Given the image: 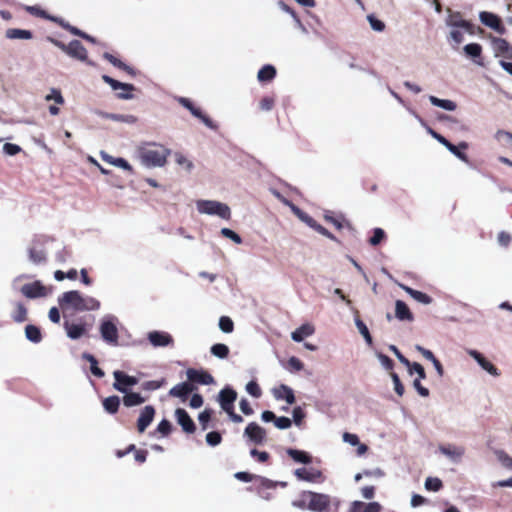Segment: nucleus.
<instances>
[{
    "mask_svg": "<svg viewBox=\"0 0 512 512\" xmlns=\"http://www.w3.org/2000/svg\"><path fill=\"white\" fill-rule=\"evenodd\" d=\"M58 303L63 313L68 311H90L97 310L100 307V302L89 296H83L77 290L64 292L59 298Z\"/></svg>",
    "mask_w": 512,
    "mask_h": 512,
    "instance_id": "f257e3e1",
    "label": "nucleus"
},
{
    "mask_svg": "<svg viewBox=\"0 0 512 512\" xmlns=\"http://www.w3.org/2000/svg\"><path fill=\"white\" fill-rule=\"evenodd\" d=\"M141 161L147 166H163L169 150L162 145L150 144L139 151Z\"/></svg>",
    "mask_w": 512,
    "mask_h": 512,
    "instance_id": "f03ea898",
    "label": "nucleus"
},
{
    "mask_svg": "<svg viewBox=\"0 0 512 512\" xmlns=\"http://www.w3.org/2000/svg\"><path fill=\"white\" fill-rule=\"evenodd\" d=\"M310 498L309 510L313 512H331V506L334 505V511H337L340 505L338 499H332L328 494L308 491L305 494Z\"/></svg>",
    "mask_w": 512,
    "mask_h": 512,
    "instance_id": "7ed1b4c3",
    "label": "nucleus"
},
{
    "mask_svg": "<svg viewBox=\"0 0 512 512\" xmlns=\"http://www.w3.org/2000/svg\"><path fill=\"white\" fill-rule=\"evenodd\" d=\"M198 211L210 215H218L223 219H229L231 212L230 208L223 203L211 200H201L197 203Z\"/></svg>",
    "mask_w": 512,
    "mask_h": 512,
    "instance_id": "20e7f679",
    "label": "nucleus"
},
{
    "mask_svg": "<svg viewBox=\"0 0 512 512\" xmlns=\"http://www.w3.org/2000/svg\"><path fill=\"white\" fill-rule=\"evenodd\" d=\"M479 19L483 25H485L488 28H491L498 34H506L507 29L503 24L502 19L498 15L488 11H481L479 13Z\"/></svg>",
    "mask_w": 512,
    "mask_h": 512,
    "instance_id": "39448f33",
    "label": "nucleus"
},
{
    "mask_svg": "<svg viewBox=\"0 0 512 512\" xmlns=\"http://www.w3.org/2000/svg\"><path fill=\"white\" fill-rule=\"evenodd\" d=\"M295 477L300 481L309 483H323L326 479L323 472L317 468H297L294 471Z\"/></svg>",
    "mask_w": 512,
    "mask_h": 512,
    "instance_id": "423d86ee",
    "label": "nucleus"
},
{
    "mask_svg": "<svg viewBox=\"0 0 512 512\" xmlns=\"http://www.w3.org/2000/svg\"><path fill=\"white\" fill-rule=\"evenodd\" d=\"M115 382L113 388L121 393L129 392V387L138 383V379L134 376L127 375L125 372L116 370L113 372Z\"/></svg>",
    "mask_w": 512,
    "mask_h": 512,
    "instance_id": "0eeeda50",
    "label": "nucleus"
},
{
    "mask_svg": "<svg viewBox=\"0 0 512 512\" xmlns=\"http://www.w3.org/2000/svg\"><path fill=\"white\" fill-rule=\"evenodd\" d=\"M100 334L103 340L113 346L118 345V328L111 320H104L100 325Z\"/></svg>",
    "mask_w": 512,
    "mask_h": 512,
    "instance_id": "6e6552de",
    "label": "nucleus"
},
{
    "mask_svg": "<svg viewBox=\"0 0 512 512\" xmlns=\"http://www.w3.org/2000/svg\"><path fill=\"white\" fill-rule=\"evenodd\" d=\"M179 103L183 107L188 109L193 116H195L196 118L200 119L207 127L211 128V129H216L217 128V126L214 124L212 119L210 117H208L207 115H205L201 111L200 108L196 107L190 99L185 98V97H181L179 99Z\"/></svg>",
    "mask_w": 512,
    "mask_h": 512,
    "instance_id": "1a4fd4ad",
    "label": "nucleus"
},
{
    "mask_svg": "<svg viewBox=\"0 0 512 512\" xmlns=\"http://www.w3.org/2000/svg\"><path fill=\"white\" fill-rule=\"evenodd\" d=\"M23 296L29 299H35L47 296V289L40 281L24 284L21 289Z\"/></svg>",
    "mask_w": 512,
    "mask_h": 512,
    "instance_id": "9d476101",
    "label": "nucleus"
},
{
    "mask_svg": "<svg viewBox=\"0 0 512 512\" xmlns=\"http://www.w3.org/2000/svg\"><path fill=\"white\" fill-rule=\"evenodd\" d=\"M102 79L105 83L109 84L111 88L114 91H117L119 89L126 91V93H117V97L120 99H131L133 95L131 94V91L135 89L134 85L128 84V83H122L118 80L113 79L112 77L108 75H103Z\"/></svg>",
    "mask_w": 512,
    "mask_h": 512,
    "instance_id": "9b49d317",
    "label": "nucleus"
},
{
    "mask_svg": "<svg viewBox=\"0 0 512 512\" xmlns=\"http://www.w3.org/2000/svg\"><path fill=\"white\" fill-rule=\"evenodd\" d=\"M244 436L255 444H262L266 440V430L256 422H251L246 426Z\"/></svg>",
    "mask_w": 512,
    "mask_h": 512,
    "instance_id": "f8f14e48",
    "label": "nucleus"
},
{
    "mask_svg": "<svg viewBox=\"0 0 512 512\" xmlns=\"http://www.w3.org/2000/svg\"><path fill=\"white\" fill-rule=\"evenodd\" d=\"M490 39L495 51V56L512 59V46L506 39L494 36H491Z\"/></svg>",
    "mask_w": 512,
    "mask_h": 512,
    "instance_id": "ddd939ff",
    "label": "nucleus"
},
{
    "mask_svg": "<svg viewBox=\"0 0 512 512\" xmlns=\"http://www.w3.org/2000/svg\"><path fill=\"white\" fill-rule=\"evenodd\" d=\"M175 417L184 432L192 434L196 431V425L185 409L177 408L175 410Z\"/></svg>",
    "mask_w": 512,
    "mask_h": 512,
    "instance_id": "4468645a",
    "label": "nucleus"
},
{
    "mask_svg": "<svg viewBox=\"0 0 512 512\" xmlns=\"http://www.w3.org/2000/svg\"><path fill=\"white\" fill-rule=\"evenodd\" d=\"M187 378L190 383H198L203 385H210L214 383L213 376L208 373L207 371L203 370H196L193 368H190L187 370Z\"/></svg>",
    "mask_w": 512,
    "mask_h": 512,
    "instance_id": "2eb2a0df",
    "label": "nucleus"
},
{
    "mask_svg": "<svg viewBox=\"0 0 512 512\" xmlns=\"http://www.w3.org/2000/svg\"><path fill=\"white\" fill-rule=\"evenodd\" d=\"M155 416V408L151 405L145 406L140 413L137 420V430L139 433H143L147 427L152 423Z\"/></svg>",
    "mask_w": 512,
    "mask_h": 512,
    "instance_id": "dca6fc26",
    "label": "nucleus"
},
{
    "mask_svg": "<svg viewBox=\"0 0 512 512\" xmlns=\"http://www.w3.org/2000/svg\"><path fill=\"white\" fill-rule=\"evenodd\" d=\"M237 398V393L231 388H224L219 393V403L225 412H229L234 407V402Z\"/></svg>",
    "mask_w": 512,
    "mask_h": 512,
    "instance_id": "f3484780",
    "label": "nucleus"
},
{
    "mask_svg": "<svg viewBox=\"0 0 512 512\" xmlns=\"http://www.w3.org/2000/svg\"><path fill=\"white\" fill-rule=\"evenodd\" d=\"M195 390V386L190 382H183L175 385L169 391L172 397L180 398L183 402L188 399L189 394Z\"/></svg>",
    "mask_w": 512,
    "mask_h": 512,
    "instance_id": "a211bd4d",
    "label": "nucleus"
},
{
    "mask_svg": "<svg viewBox=\"0 0 512 512\" xmlns=\"http://www.w3.org/2000/svg\"><path fill=\"white\" fill-rule=\"evenodd\" d=\"M67 54L81 61L87 59V50L79 40H72L67 45Z\"/></svg>",
    "mask_w": 512,
    "mask_h": 512,
    "instance_id": "6ab92c4d",
    "label": "nucleus"
},
{
    "mask_svg": "<svg viewBox=\"0 0 512 512\" xmlns=\"http://www.w3.org/2000/svg\"><path fill=\"white\" fill-rule=\"evenodd\" d=\"M382 506L378 502L365 503L362 501H353L349 512H381Z\"/></svg>",
    "mask_w": 512,
    "mask_h": 512,
    "instance_id": "aec40b11",
    "label": "nucleus"
},
{
    "mask_svg": "<svg viewBox=\"0 0 512 512\" xmlns=\"http://www.w3.org/2000/svg\"><path fill=\"white\" fill-rule=\"evenodd\" d=\"M273 395L278 400H285L288 405H292L296 401L294 391L285 384H281L278 388H275Z\"/></svg>",
    "mask_w": 512,
    "mask_h": 512,
    "instance_id": "412c9836",
    "label": "nucleus"
},
{
    "mask_svg": "<svg viewBox=\"0 0 512 512\" xmlns=\"http://www.w3.org/2000/svg\"><path fill=\"white\" fill-rule=\"evenodd\" d=\"M150 343L155 347L167 346L173 343L171 335L165 332L153 331L148 335Z\"/></svg>",
    "mask_w": 512,
    "mask_h": 512,
    "instance_id": "4be33fe9",
    "label": "nucleus"
},
{
    "mask_svg": "<svg viewBox=\"0 0 512 512\" xmlns=\"http://www.w3.org/2000/svg\"><path fill=\"white\" fill-rule=\"evenodd\" d=\"M395 317L400 321L412 322L414 320L413 313L402 300H396L395 302Z\"/></svg>",
    "mask_w": 512,
    "mask_h": 512,
    "instance_id": "5701e85b",
    "label": "nucleus"
},
{
    "mask_svg": "<svg viewBox=\"0 0 512 512\" xmlns=\"http://www.w3.org/2000/svg\"><path fill=\"white\" fill-rule=\"evenodd\" d=\"M470 355L478 362L482 369L487 371L489 374L493 376L499 375L498 369L490 361H488L481 353H479L476 350H472L470 351Z\"/></svg>",
    "mask_w": 512,
    "mask_h": 512,
    "instance_id": "b1692460",
    "label": "nucleus"
},
{
    "mask_svg": "<svg viewBox=\"0 0 512 512\" xmlns=\"http://www.w3.org/2000/svg\"><path fill=\"white\" fill-rule=\"evenodd\" d=\"M64 327L67 332V336L73 340L79 339L85 335L87 331L85 324H75L68 321L64 323Z\"/></svg>",
    "mask_w": 512,
    "mask_h": 512,
    "instance_id": "393cba45",
    "label": "nucleus"
},
{
    "mask_svg": "<svg viewBox=\"0 0 512 512\" xmlns=\"http://www.w3.org/2000/svg\"><path fill=\"white\" fill-rule=\"evenodd\" d=\"M104 59H106L109 63H111L114 67L126 72L131 76H135V70L129 65L125 64L123 61L112 55L111 53L105 52L103 54Z\"/></svg>",
    "mask_w": 512,
    "mask_h": 512,
    "instance_id": "a878e982",
    "label": "nucleus"
},
{
    "mask_svg": "<svg viewBox=\"0 0 512 512\" xmlns=\"http://www.w3.org/2000/svg\"><path fill=\"white\" fill-rule=\"evenodd\" d=\"M401 287L407 294H409L414 300H416L419 303L428 305V304H431L433 301L432 297L424 292L415 290V289L405 286V285H402Z\"/></svg>",
    "mask_w": 512,
    "mask_h": 512,
    "instance_id": "bb28decb",
    "label": "nucleus"
},
{
    "mask_svg": "<svg viewBox=\"0 0 512 512\" xmlns=\"http://www.w3.org/2000/svg\"><path fill=\"white\" fill-rule=\"evenodd\" d=\"M286 453L295 462L302 464H310L312 462V456L305 451L289 448Z\"/></svg>",
    "mask_w": 512,
    "mask_h": 512,
    "instance_id": "cd10ccee",
    "label": "nucleus"
},
{
    "mask_svg": "<svg viewBox=\"0 0 512 512\" xmlns=\"http://www.w3.org/2000/svg\"><path fill=\"white\" fill-rule=\"evenodd\" d=\"M314 333V327L310 324H303L295 331L292 332V339L295 342H301L305 337H308Z\"/></svg>",
    "mask_w": 512,
    "mask_h": 512,
    "instance_id": "c85d7f7f",
    "label": "nucleus"
},
{
    "mask_svg": "<svg viewBox=\"0 0 512 512\" xmlns=\"http://www.w3.org/2000/svg\"><path fill=\"white\" fill-rule=\"evenodd\" d=\"M5 36H6V38L12 39V40H14V39L29 40V39H32L33 34L29 30L18 29V28H9L6 30Z\"/></svg>",
    "mask_w": 512,
    "mask_h": 512,
    "instance_id": "c756f323",
    "label": "nucleus"
},
{
    "mask_svg": "<svg viewBox=\"0 0 512 512\" xmlns=\"http://www.w3.org/2000/svg\"><path fill=\"white\" fill-rule=\"evenodd\" d=\"M447 149L452 153L454 154L457 158H459L460 160L464 161V162H468V156L465 152L461 151V150H466L468 149V143L467 142H460L457 146L450 143L448 146H447Z\"/></svg>",
    "mask_w": 512,
    "mask_h": 512,
    "instance_id": "7c9ffc66",
    "label": "nucleus"
},
{
    "mask_svg": "<svg viewBox=\"0 0 512 512\" xmlns=\"http://www.w3.org/2000/svg\"><path fill=\"white\" fill-rule=\"evenodd\" d=\"M26 11L31 15L51 20L59 25V21H64L62 18L50 16L45 10L41 9L39 6H26Z\"/></svg>",
    "mask_w": 512,
    "mask_h": 512,
    "instance_id": "2f4dec72",
    "label": "nucleus"
},
{
    "mask_svg": "<svg viewBox=\"0 0 512 512\" xmlns=\"http://www.w3.org/2000/svg\"><path fill=\"white\" fill-rule=\"evenodd\" d=\"M124 394L125 395L123 397V404L126 407L137 406L146 401V399L144 397H142L139 393H136V392L129 391Z\"/></svg>",
    "mask_w": 512,
    "mask_h": 512,
    "instance_id": "473e14b6",
    "label": "nucleus"
},
{
    "mask_svg": "<svg viewBox=\"0 0 512 512\" xmlns=\"http://www.w3.org/2000/svg\"><path fill=\"white\" fill-rule=\"evenodd\" d=\"M276 76V69L272 65H264L257 74V78L260 82L272 81Z\"/></svg>",
    "mask_w": 512,
    "mask_h": 512,
    "instance_id": "72a5a7b5",
    "label": "nucleus"
},
{
    "mask_svg": "<svg viewBox=\"0 0 512 512\" xmlns=\"http://www.w3.org/2000/svg\"><path fill=\"white\" fill-rule=\"evenodd\" d=\"M59 26H61L63 29L67 30L68 32H70L71 34H73L75 36H79L89 42L95 43V39L92 36L86 34L85 32L81 31L77 27L70 25L66 21H59Z\"/></svg>",
    "mask_w": 512,
    "mask_h": 512,
    "instance_id": "f704fd0d",
    "label": "nucleus"
},
{
    "mask_svg": "<svg viewBox=\"0 0 512 512\" xmlns=\"http://www.w3.org/2000/svg\"><path fill=\"white\" fill-rule=\"evenodd\" d=\"M120 406V398L116 395L109 396L103 400V407L109 414L118 412Z\"/></svg>",
    "mask_w": 512,
    "mask_h": 512,
    "instance_id": "c9c22d12",
    "label": "nucleus"
},
{
    "mask_svg": "<svg viewBox=\"0 0 512 512\" xmlns=\"http://www.w3.org/2000/svg\"><path fill=\"white\" fill-rule=\"evenodd\" d=\"M25 336L29 341L33 343H39L42 340V333L40 328L32 324H29L25 327Z\"/></svg>",
    "mask_w": 512,
    "mask_h": 512,
    "instance_id": "e433bc0d",
    "label": "nucleus"
},
{
    "mask_svg": "<svg viewBox=\"0 0 512 512\" xmlns=\"http://www.w3.org/2000/svg\"><path fill=\"white\" fill-rule=\"evenodd\" d=\"M12 319L16 323H22L27 320V308L21 302L15 303V309L11 315Z\"/></svg>",
    "mask_w": 512,
    "mask_h": 512,
    "instance_id": "4c0bfd02",
    "label": "nucleus"
},
{
    "mask_svg": "<svg viewBox=\"0 0 512 512\" xmlns=\"http://www.w3.org/2000/svg\"><path fill=\"white\" fill-rule=\"evenodd\" d=\"M429 101L431 102L432 105L441 107L448 111H453L457 107L456 103L451 100L440 99V98H437L436 96H432V95L429 96Z\"/></svg>",
    "mask_w": 512,
    "mask_h": 512,
    "instance_id": "58836bf2",
    "label": "nucleus"
},
{
    "mask_svg": "<svg viewBox=\"0 0 512 512\" xmlns=\"http://www.w3.org/2000/svg\"><path fill=\"white\" fill-rule=\"evenodd\" d=\"M259 478H260L261 488L259 489L258 493L262 498L269 500L271 498V494L265 493L264 489H275L277 486V482H274L265 477H259Z\"/></svg>",
    "mask_w": 512,
    "mask_h": 512,
    "instance_id": "ea45409f",
    "label": "nucleus"
},
{
    "mask_svg": "<svg viewBox=\"0 0 512 512\" xmlns=\"http://www.w3.org/2000/svg\"><path fill=\"white\" fill-rule=\"evenodd\" d=\"M83 358L90 362V370L94 376L98 378H102L104 376V371L98 367V361L93 355L84 354Z\"/></svg>",
    "mask_w": 512,
    "mask_h": 512,
    "instance_id": "a19ab883",
    "label": "nucleus"
},
{
    "mask_svg": "<svg viewBox=\"0 0 512 512\" xmlns=\"http://www.w3.org/2000/svg\"><path fill=\"white\" fill-rule=\"evenodd\" d=\"M440 450L443 454L451 457V458H460L464 454V449L456 446H442Z\"/></svg>",
    "mask_w": 512,
    "mask_h": 512,
    "instance_id": "79ce46f5",
    "label": "nucleus"
},
{
    "mask_svg": "<svg viewBox=\"0 0 512 512\" xmlns=\"http://www.w3.org/2000/svg\"><path fill=\"white\" fill-rule=\"evenodd\" d=\"M211 353L218 358L224 359L229 355V347L225 344L217 343L211 347Z\"/></svg>",
    "mask_w": 512,
    "mask_h": 512,
    "instance_id": "37998d69",
    "label": "nucleus"
},
{
    "mask_svg": "<svg viewBox=\"0 0 512 512\" xmlns=\"http://www.w3.org/2000/svg\"><path fill=\"white\" fill-rule=\"evenodd\" d=\"M29 259L35 264H42L46 262L47 257L43 250L31 248L29 250Z\"/></svg>",
    "mask_w": 512,
    "mask_h": 512,
    "instance_id": "c03bdc74",
    "label": "nucleus"
},
{
    "mask_svg": "<svg viewBox=\"0 0 512 512\" xmlns=\"http://www.w3.org/2000/svg\"><path fill=\"white\" fill-rule=\"evenodd\" d=\"M464 51L472 58H480L482 54V46L478 43H470L464 46Z\"/></svg>",
    "mask_w": 512,
    "mask_h": 512,
    "instance_id": "a18cd8bd",
    "label": "nucleus"
},
{
    "mask_svg": "<svg viewBox=\"0 0 512 512\" xmlns=\"http://www.w3.org/2000/svg\"><path fill=\"white\" fill-rule=\"evenodd\" d=\"M443 487L442 481L437 477H428L425 480V488L429 491L437 492Z\"/></svg>",
    "mask_w": 512,
    "mask_h": 512,
    "instance_id": "49530a36",
    "label": "nucleus"
},
{
    "mask_svg": "<svg viewBox=\"0 0 512 512\" xmlns=\"http://www.w3.org/2000/svg\"><path fill=\"white\" fill-rule=\"evenodd\" d=\"M355 323H356V326L359 330V332L361 333V335L364 337L365 341L367 342L368 345H372V337L370 335V332L366 326V324L360 320L359 318H357L355 320Z\"/></svg>",
    "mask_w": 512,
    "mask_h": 512,
    "instance_id": "de8ad7c7",
    "label": "nucleus"
},
{
    "mask_svg": "<svg viewBox=\"0 0 512 512\" xmlns=\"http://www.w3.org/2000/svg\"><path fill=\"white\" fill-rule=\"evenodd\" d=\"M219 328L224 333H231L234 330V323L232 319L228 316H221L219 319Z\"/></svg>",
    "mask_w": 512,
    "mask_h": 512,
    "instance_id": "09e8293b",
    "label": "nucleus"
},
{
    "mask_svg": "<svg viewBox=\"0 0 512 512\" xmlns=\"http://www.w3.org/2000/svg\"><path fill=\"white\" fill-rule=\"evenodd\" d=\"M307 491H302L299 495V499H296L292 502V505L296 508H299V509H302V510H305V509H308L309 510V501H310V498L309 497H306L305 494H306Z\"/></svg>",
    "mask_w": 512,
    "mask_h": 512,
    "instance_id": "8fccbe9b",
    "label": "nucleus"
},
{
    "mask_svg": "<svg viewBox=\"0 0 512 512\" xmlns=\"http://www.w3.org/2000/svg\"><path fill=\"white\" fill-rule=\"evenodd\" d=\"M390 377L393 381L394 390H395L396 394L400 397L403 396L405 389H404V385L402 384L398 374L395 372H391Z\"/></svg>",
    "mask_w": 512,
    "mask_h": 512,
    "instance_id": "3c124183",
    "label": "nucleus"
},
{
    "mask_svg": "<svg viewBox=\"0 0 512 512\" xmlns=\"http://www.w3.org/2000/svg\"><path fill=\"white\" fill-rule=\"evenodd\" d=\"M212 417V410L211 409H205L202 411L199 416L198 420L203 430H206L208 428V424Z\"/></svg>",
    "mask_w": 512,
    "mask_h": 512,
    "instance_id": "603ef678",
    "label": "nucleus"
},
{
    "mask_svg": "<svg viewBox=\"0 0 512 512\" xmlns=\"http://www.w3.org/2000/svg\"><path fill=\"white\" fill-rule=\"evenodd\" d=\"M166 380L162 378L161 380H150L146 381L142 384V388L144 390L153 391L161 388L165 384Z\"/></svg>",
    "mask_w": 512,
    "mask_h": 512,
    "instance_id": "864d4df0",
    "label": "nucleus"
},
{
    "mask_svg": "<svg viewBox=\"0 0 512 512\" xmlns=\"http://www.w3.org/2000/svg\"><path fill=\"white\" fill-rule=\"evenodd\" d=\"M409 370V373L412 374L413 372H416L418 377L416 379H425L426 378V372L423 368V366L417 362H411V365L407 367Z\"/></svg>",
    "mask_w": 512,
    "mask_h": 512,
    "instance_id": "5fc2aeb1",
    "label": "nucleus"
},
{
    "mask_svg": "<svg viewBox=\"0 0 512 512\" xmlns=\"http://www.w3.org/2000/svg\"><path fill=\"white\" fill-rule=\"evenodd\" d=\"M246 391L255 398H259L262 395L261 388L256 381L248 382L246 385Z\"/></svg>",
    "mask_w": 512,
    "mask_h": 512,
    "instance_id": "6e6d98bb",
    "label": "nucleus"
},
{
    "mask_svg": "<svg viewBox=\"0 0 512 512\" xmlns=\"http://www.w3.org/2000/svg\"><path fill=\"white\" fill-rule=\"evenodd\" d=\"M275 105V99L272 96H265L259 102V108L262 111H270Z\"/></svg>",
    "mask_w": 512,
    "mask_h": 512,
    "instance_id": "4d7b16f0",
    "label": "nucleus"
},
{
    "mask_svg": "<svg viewBox=\"0 0 512 512\" xmlns=\"http://www.w3.org/2000/svg\"><path fill=\"white\" fill-rule=\"evenodd\" d=\"M496 455L501 464L508 468L512 469V458L503 450L496 451Z\"/></svg>",
    "mask_w": 512,
    "mask_h": 512,
    "instance_id": "13d9d810",
    "label": "nucleus"
},
{
    "mask_svg": "<svg viewBox=\"0 0 512 512\" xmlns=\"http://www.w3.org/2000/svg\"><path fill=\"white\" fill-rule=\"evenodd\" d=\"M385 238V232L381 228H375L372 237L369 239V243L372 246H376L382 242Z\"/></svg>",
    "mask_w": 512,
    "mask_h": 512,
    "instance_id": "bf43d9fd",
    "label": "nucleus"
},
{
    "mask_svg": "<svg viewBox=\"0 0 512 512\" xmlns=\"http://www.w3.org/2000/svg\"><path fill=\"white\" fill-rule=\"evenodd\" d=\"M292 416H293V422L297 426H300L302 424L304 418L306 417V413L304 412L302 407L297 406V407H294V409L292 411Z\"/></svg>",
    "mask_w": 512,
    "mask_h": 512,
    "instance_id": "052dcab7",
    "label": "nucleus"
},
{
    "mask_svg": "<svg viewBox=\"0 0 512 512\" xmlns=\"http://www.w3.org/2000/svg\"><path fill=\"white\" fill-rule=\"evenodd\" d=\"M46 101L53 100L56 104L62 105L64 103V98L61 94V91L58 89H51V93L46 95L45 97Z\"/></svg>",
    "mask_w": 512,
    "mask_h": 512,
    "instance_id": "680f3d73",
    "label": "nucleus"
},
{
    "mask_svg": "<svg viewBox=\"0 0 512 512\" xmlns=\"http://www.w3.org/2000/svg\"><path fill=\"white\" fill-rule=\"evenodd\" d=\"M222 441V436L219 432L217 431H212V432H209L207 435H206V442L208 445L210 446H216V445H219Z\"/></svg>",
    "mask_w": 512,
    "mask_h": 512,
    "instance_id": "e2e57ef3",
    "label": "nucleus"
},
{
    "mask_svg": "<svg viewBox=\"0 0 512 512\" xmlns=\"http://www.w3.org/2000/svg\"><path fill=\"white\" fill-rule=\"evenodd\" d=\"M250 455L260 463H266L270 459V455L268 452L258 451L257 449H252L250 451Z\"/></svg>",
    "mask_w": 512,
    "mask_h": 512,
    "instance_id": "0e129e2a",
    "label": "nucleus"
},
{
    "mask_svg": "<svg viewBox=\"0 0 512 512\" xmlns=\"http://www.w3.org/2000/svg\"><path fill=\"white\" fill-rule=\"evenodd\" d=\"M221 234L224 237H226L228 239H231L236 244H241L242 243V238L236 232H234L233 230H231L229 228H222L221 229Z\"/></svg>",
    "mask_w": 512,
    "mask_h": 512,
    "instance_id": "69168bd1",
    "label": "nucleus"
},
{
    "mask_svg": "<svg viewBox=\"0 0 512 512\" xmlns=\"http://www.w3.org/2000/svg\"><path fill=\"white\" fill-rule=\"evenodd\" d=\"M378 359L380 360L382 366L389 371L390 373L393 372L394 369V362L391 358H389L387 355L383 353L378 354Z\"/></svg>",
    "mask_w": 512,
    "mask_h": 512,
    "instance_id": "338daca9",
    "label": "nucleus"
},
{
    "mask_svg": "<svg viewBox=\"0 0 512 512\" xmlns=\"http://www.w3.org/2000/svg\"><path fill=\"white\" fill-rule=\"evenodd\" d=\"M172 430V424L169 420L163 419L157 427V431L161 433L164 436H167L171 433Z\"/></svg>",
    "mask_w": 512,
    "mask_h": 512,
    "instance_id": "774afa93",
    "label": "nucleus"
}]
</instances>
